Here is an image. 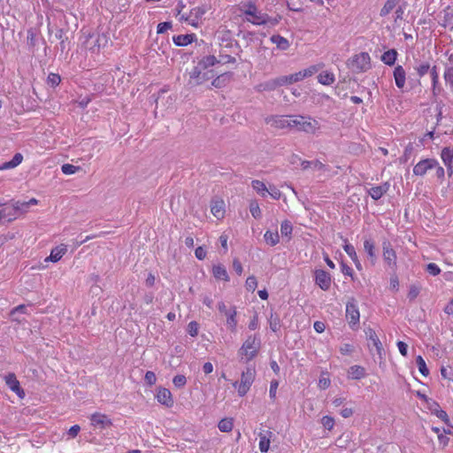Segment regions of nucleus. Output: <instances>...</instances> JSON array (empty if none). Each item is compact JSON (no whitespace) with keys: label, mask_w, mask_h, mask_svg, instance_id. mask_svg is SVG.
<instances>
[{"label":"nucleus","mask_w":453,"mask_h":453,"mask_svg":"<svg viewBox=\"0 0 453 453\" xmlns=\"http://www.w3.org/2000/svg\"><path fill=\"white\" fill-rule=\"evenodd\" d=\"M144 380L148 385H150V386L154 385L157 381V377H156L155 372L152 371L146 372Z\"/></svg>","instance_id":"55"},{"label":"nucleus","mask_w":453,"mask_h":453,"mask_svg":"<svg viewBox=\"0 0 453 453\" xmlns=\"http://www.w3.org/2000/svg\"><path fill=\"white\" fill-rule=\"evenodd\" d=\"M267 193H269L270 196L276 200L280 199L281 196V192L274 186H270V190H268Z\"/></svg>","instance_id":"64"},{"label":"nucleus","mask_w":453,"mask_h":453,"mask_svg":"<svg viewBox=\"0 0 453 453\" xmlns=\"http://www.w3.org/2000/svg\"><path fill=\"white\" fill-rule=\"evenodd\" d=\"M293 226L290 221L284 220L280 225V234L282 236L291 237Z\"/></svg>","instance_id":"40"},{"label":"nucleus","mask_w":453,"mask_h":453,"mask_svg":"<svg viewBox=\"0 0 453 453\" xmlns=\"http://www.w3.org/2000/svg\"><path fill=\"white\" fill-rule=\"evenodd\" d=\"M354 348L351 344L344 343L340 347V352L342 355H349L352 353Z\"/></svg>","instance_id":"63"},{"label":"nucleus","mask_w":453,"mask_h":453,"mask_svg":"<svg viewBox=\"0 0 453 453\" xmlns=\"http://www.w3.org/2000/svg\"><path fill=\"white\" fill-rule=\"evenodd\" d=\"M349 373L350 374L351 378L354 380H360V379L365 377V375H366L365 369L360 365L350 366V368L349 370Z\"/></svg>","instance_id":"30"},{"label":"nucleus","mask_w":453,"mask_h":453,"mask_svg":"<svg viewBox=\"0 0 453 453\" xmlns=\"http://www.w3.org/2000/svg\"><path fill=\"white\" fill-rule=\"evenodd\" d=\"M343 249L345 250V252L349 256V257L352 259V261L355 263L357 268H360V263L358 261V258H357V252L355 250V248L353 245L349 244V243H346L344 246H343Z\"/></svg>","instance_id":"32"},{"label":"nucleus","mask_w":453,"mask_h":453,"mask_svg":"<svg viewBox=\"0 0 453 453\" xmlns=\"http://www.w3.org/2000/svg\"><path fill=\"white\" fill-rule=\"evenodd\" d=\"M250 211L255 219H259L261 217V210L257 201L254 200L250 202Z\"/></svg>","instance_id":"46"},{"label":"nucleus","mask_w":453,"mask_h":453,"mask_svg":"<svg viewBox=\"0 0 453 453\" xmlns=\"http://www.w3.org/2000/svg\"><path fill=\"white\" fill-rule=\"evenodd\" d=\"M233 426L231 418H223L219 422L218 427L221 432H230L233 429Z\"/></svg>","instance_id":"43"},{"label":"nucleus","mask_w":453,"mask_h":453,"mask_svg":"<svg viewBox=\"0 0 453 453\" xmlns=\"http://www.w3.org/2000/svg\"><path fill=\"white\" fill-rule=\"evenodd\" d=\"M430 67L431 65L428 62H422L417 65L414 69L416 70L418 76L421 78L429 72Z\"/></svg>","instance_id":"39"},{"label":"nucleus","mask_w":453,"mask_h":453,"mask_svg":"<svg viewBox=\"0 0 453 453\" xmlns=\"http://www.w3.org/2000/svg\"><path fill=\"white\" fill-rule=\"evenodd\" d=\"M434 404L436 406V409H435L436 416L439 418H441V420H443L445 423H448L449 418H448V414L446 413V411H444L443 410L438 409L439 405L436 403H434Z\"/></svg>","instance_id":"61"},{"label":"nucleus","mask_w":453,"mask_h":453,"mask_svg":"<svg viewBox=\"0 0 453 453\" xmlns=\"http://www.w3.org/2000/svg\"><path fill=\"white\" fill-rule=\"evenodd\" d=\"M370 56L367 52H361L356 55L353 59L352 65L360 72L366 71L370 67Z\"/></svg>","instance_id":"11"},{"label":"nucleus","mask_w":453,"mask_h":453,"mask_svg":"<svg viewBox=\"0 0 453 453\" xmlns=\"http://www.w3.org/2000/svg\"><path fill=\"white\" fill-rule=\"evenodd\" d=\"M438 161L434 158H426L419 161L413 168V173L417 176H424L428 170L434 169Z\"/></svg>","instance_id":"9"},{"label":"nucleus","mask_w":453,"mask_h":453,"mask_svg":"<svg viewBox=\"0 0 453 453\" xmlns=\"http://www.w3.org/2000/svg\"><path fill=\"white\" fill-rule=\"evenodd\" d=\"M29 207L27 202L16 201L12 203V210L14 212L12 214L15 218L19 217L20 215L27 212Z\"/></svg>","instance_id":"25"},{"label":"nucleus","mask_w":453,"mask_h":453,"mask_svg":"<svg viewBox=\"0 0 453 453\" xmlns=\"http://www.w3.org/2000/svg\"><path fill=\"white\" fill-rule=\"evenodd\" d=\"M188 75L189 79L188 85L190 87H196L212 79L215 74L213 70H203V67L194 66Z\"/></svg>","instance_id":"4"},{"label":"nucleus","mask_w":453,"mask_h":453,"mask_svg":"<svg viewBox=\"0 0 453 453\" xmlns=\"http://www.w3.org/2000/svg\"><path fill=\"white\" fill-rule=\"evenodd\" d=\"M55 37L60 41V50L62 52H64L66 50V43L65 41L67 40V37L65 36V32L62 28H58L56 30Z\"/></svg>","instance_id":"38"},{"label":"nucleus","mask_w":453,"mask_h":453,"mask_svg":"<svg viewBox=\"0 0 453 453\" xmlns=\"http://www.w3.org/2000/svg\"><path fill=\"white\" fill-rule=\"evenodd\" d=\"M211 211L217 219H222L225 215V203L223 200H212Z\"/></svg>","instance_id":"18"},{"label":"nucleus","mask_w":453,"mask_h":453,"mask_svg":"<svg viewBox=\"0 0 453 453\" xmlns=\"http://www.w3.org/2000/svg\"><path fill=\"white\" fill-rule=\"evenodd\" d=\"M5 382L6 385L11 388V390L15 392L19 395V397L23 398L25 396V392L21 388L19 382L17 380L14 373H9L8 375H6Z\"/></svg>","instance_id":"14"},{"label":"nucleus","mask_w":453,"mask_h":453,"mask_svg":"<svg viewBox=\"0 0 453 453\" xmlns=\"http://www.w3.org/2000/svg\"><path fill=\"white\" fill-rule=\"evenodd\" d=\"M292 118L290 115H272L265 118V123L270 125L272 127L276 129H284L287 127H292Z\"/></svg>","instance_id":"6"},{"label":"nucleus","mask_w":453,"mask_h":453,"mask_svg":"<svg viewBox=\"0 0 453 453\" xmlns=\"http://www.w3.org/2000/svg\"><path fill=\"white\" fill-rule=\"evenodd\" d=\"M441 157L447 167L448 172L452 173L453 150L445 147L442 149Z\"/></svg>","instance_id":"21"},{"label":"nucleus","mask_w":453,"mask_h":453,"mask_svg":"<svg viewBox=\"0 0 453 453\" xmlns=\"http://www.w3.org/2000/svg\"><path fill=\"white\" fill-rule=\"evenodd\" d=\"M414 150V147L411 143H409L405 149H404V151H403V155L401 157L400 160L402 162H407L408 159L410 158V157L411 156L412 152Z\"/></svg>","instance_id":"51"},{"label":"nucleus","mask_w":453,"mask_h":453,"mask_svg":"<svg viewBox=\"0 0 453 453\" xmlns=\"http://www.w3.org/2000/svg\"><path fill=\"white\" fill-rule=\"evenodd\" d=\"M382 250H383V259L388 264V265L392 268L395 269L396 267V254L395 251L393 250L391 243L385 240L382 242Z\"/></svg>","instance_id":"8"},{"label":"nucleus","mask_w":453,"mask_h":453,"mask_svg":"<svg viewBox=\"0 0 453 453\" xmlns=\"http://www.w3.org/2000/svg\"><path fill=\"white\" fill-rule=\"evenodd\" d=\"M277 80L280 87L296 83L292 74L277 77Z\"/></svg>","instance_id":"47"},{"label":"nucleus","mask_w":453,"mask_h":453,"mask_svg":"<svg viewBox=\"0 0 453 453\" xmlns=\"http://www.w3.org/2000/svg\"><path fill=\"white\" fill-rule=\"evenodd\" d=\"M229 81V75L227 73H223L213 79L211 81V86L220 88L225 87Z\"/></svg>","instance_id":"34"},{"label":"nucleus","mask_w":453,"mask_h":453,"mask_svg":"<svg viewBox=\"0 0 453 453\" xmlns=\"http://www.w3.org/2000/svg\"><path fill=\"white\" fill-rule=\"evenodd\" d=\"M399 0H387L384 6L380 10V16H386L397 5Z\"/></svg>","instance_id":"37"},{"label":"nucleus","mask_w":453,"mask_h":453,"mask_svg":"<svg viewBox=\"0 0 453 453\" xmlns=\"http://www.w3.org/2000/svg\"><path fill=\"white\" fill-rule=\"evenodd\" d=\"M366 337L372 342L373 346L376 348L377 354L381 357L383 347L375 331L372 328H367L365 331Z\"/></svg>","instance_id":"17"},{"label":"nucleus","mask_w":453,"mask_h":453,"mask_svg":"<svg viewBox=\"0 0 453 453\" xmlns=\"http://www.w3.org/2000/svg\"><path fill=\"white\" fill-rule=\"evenodd\" d=\"M420 288L416 285H411L409 289L408 298L413 301L419 294Z\"/></svg>","instance_id":"56"},{"label":"nucleus","mask_w":453,"mask_h":453,"mask_svg":"<svg viewBox=\"0 0 453 453\" xmlns=\"http://www.w3.org/2000/svg\"><path fill=\"white\" fill-rule=\"evenodd\" d=\"M91 425L99 426L100 428H106L111 426V419L102 413H94L90 418Z\"/></svg>","instance_id":"15"},{"label":"nucleus","mask_w":453,"mask_h":453,"mask_svg":"<svg viewBox=\"0 0 453 453\" xmlns=\"http://www.w3.org/2000/svg\"><path fill=\"white\" fill-rule=\"evenodd\" d=\"M265 241L267 244L274 246L279 243L280 236L278 232L266 231L264 234Z\"/></svg>","instance_id":"33"},{"label":"nucleus","mask_w":453,"mask_h":453,"mask_svg":"<svg viewBox=\"0 0 453 453\" xmlns=\"http://www.w3.org/2000/svg\"><path fill=\"white\" fill-rule=\"evenodd\" d=\"M256 376V371L253 367H247L246 371L242 372L241 381L238 386V394L240 396H244L250 390Z\"/></svg>","instance_id":"5"},{"label":"nucleus","mask_w":453,"mask_h":453,"mask_svg":"<svg viewBox=\"0 0 453 453\" xmlns=\"http://www.w3.org/2000/svg\"><path fill=\"white\" fill-rule=\"evenodd\" d=\"M394 78L398 88H403L405 85L406 73L402 65H397L394 70Z\"/></svg>","instance_id":"20"},{"label":"nucleus","mask_w":453,"mask_h":453,"mask_svg":"<svg viewBox=\"0 0 453 453\" xmlns=\"http://www.w3.org/2000/svg\"><path fill=\"white\" fill-rule=\"evenodd\" d=\"M323 426L328 430H332L334 426V420L332 417L324 416L321 419Z\"/></svg>","instance_id":"52"},{"label":"nucleus","mask_w":453,"mask_h":453,"mask_svg":"<svg viewBox=\"0 0 453 453\" xmlns=\"http://www.w3.org/2000/svg\"><path fill=\"white\" fill-rule=\"evenodd\" d=\"M156 398L159 403L166 407H172L173 404L172 393L167 388H159L156 394Z\"/></svg>","instance_id":"13"},{"label":"nucleus","mask_w":453,"mask_h":453,"mask_svg":"<svg viewBox=\"0 0 453 453\" xmlns=\"http://www.w3.org/2000/svg\"><path fill=\"white\" fill-rule=\"evenodd\" d=\"M331 275L325 270L318 269L315 271V283L322 289L328 290L331 287Z\"/></svg>","instance_id":"10"},{"label":"nucleus","mask_w":453,"mask_h":453,"mask_svg":"<svg viewBox=\"0 0 453 453\" xmlns=\"http://www.w3.org/2000/svg\"><path fill=\"white\" fill-rule=\"evenodd\" d=\"M173 40L176 46L183 47L196 40V35L195 34L179 35L173 36Z\"/></svg>","instance_id":"19"},{"label":"nucleus","mask_w":453,"mask_h":453,"mask_svg":"<svg viewBox=\"0 0 453 453\" xmlns=\"http://www.w3.org/2000/svg\"><path fill=\"white\" fill-rule=\"evenodd\" d=\"M260 346L261 341L257 334L248 336L238 351L241 361L248 363L252 360L257 355Z\"/></svg>","instance_id":"1"},{"label":"nucleus","mask_w":453,"mask_h":453,"mask_svg":"<svg viewBox=\"0 0 453 453\" xmlns=\"http://www.w3.org/2000/svg\"><path fill=\"white\" fill-rule=\"evenodd\" d=\"M188 334L195 337L198 334V324L196 321H191L188 325Z\"/></svg>","instance_id":"57"},{"label":"nucleus","mask_w":453,"mask_h":453,"mask_svg":"<svg viewBox=\"0 0 453 453\" xmlns=\"http://www.w3.org/2000/svg\"><path fill=\"white\" fill-rule=\"evenodd\" d=\"M318 81L323 85H331L334 82V75L331 72H323L318 75Z\"/></svg>","instance_id":"31"},{"label":"nucleus","mask_w":453,"mask_h":453,"mask_svg":"<svg viewBox=\"0 0 453 453\" xmlns=\"http://www.w3.org/2000/svg\"><path fill=\"white\" fill-rule=\"evenodd\" d=\"M61 81V78L58 73H50L48 76V83L52 87L58 85Z\"/></svg>","instance_id":"54"},{"label":"nucleus","mask_w":453,"mask_h":453,"mask_svg":"<svg viewBox=\"0 0 453 453\" xmlns=\"http://www.w3.org/2000/svg\"><path fill=\"white\" fill-rule=\"evenodd\" d=\"M388 189V184L372 187L369 189L368 193L374 200H379Z\"/></svg>","instance_id":"22"},{"label":"nucleus","mask_w":453,"mask_h":453,"mask_svg":"<svg viewBox=\"0 0 453 453\" xmlns=\"http://www.w3.org/2000/svg\"><path fill=\"white\" fill-rule=\"evenodd\" d=\"M173 383L176 388H183L187 383V379L184 375L179 374L174 376Z\"/></svg>","instance_id":"49"},{"label":"nucleus","mask_w":453,"mask_h":453,"mask_svg":"<svg viewBox=\"0 0 453 453\" xmlns=\"http://www.w3.org/2000/svg\"><path fill=\"white\" fill-rule=\"evenodd\" d=\"M172 28V23L171 22H161L157 25V34H163L166 32L168 29Z\"/></svg>","instance_id":"60"},{"label":"nucleus","mask_w":453,"mask_h":453,"mask_svg":"<svg viewBox=\"0 0 453 453\" xmlns=\"http://www.w3.org/2000/svg\"><path fill=\"white\" fill-rule=\"evenodd\" d=\"M252 19H248V21L253 23L254 25H265V18L266 13H263L261 12H257L256 14H254Z\"/></svg>","instance_id":"42"},{"label":"nucleus","mask_w":453,"mask_h":453,"mask_svg":"<svg viewBox=\"0 0 453 453\" xmlns=\"http://www.w3.org/2000/svg\"><path fill=\"white\" fill-rule=\"evenodd\" d=\"M290 118H292V127H296L298 131L314 134L319 128V122L310 117L290 115Z\"/></svg>","instance_id":"2"},{"label":"nucleus","mask_w":453,"mask_h":453,"mask_svg":"<svg viewBox=\"0 0 453 453\" xmlns=\"http://www.w3.org/2000/svg\"><path fill=\"white\" fill-rule=\"evenodd\" d=\"M319 71V67L317 65H311L308 68L302 71L303 78L311 77L314 73H316Z\"/></svg>","instance_id":"58"},{"label":"nucleus","mask_w":453,"mask_h":453,"mask_svg":"<svg viewBox=\"0 0 453 453\" xmlns=\"http://www.w3.org/2000/svg\"><path fill=\"white\" fill-rule=\"evenodd\" d=\"M80 169L79 166H75L71 164H65L62 165L61 170L65 174H73Z\"/></svg>","instance_id":"50"},{"label":"nucleus","mask_w":453,"mask_h":453,"mask_svg":"<svg viewBox=\"0 0 453 453\" xmlns=\"http://www.w3.org/2000/svg\"><path fill=\"white\" fill-rule=\"evenodd\" d=\"M359 311L354 298H350L346 303V319L351 326L359 322Z\"/></svg>","instance_id":"7"},{"label":"nucleus","mask_w":453,"mask_h":453,"mask_svg":"<svg viewBox=\"0 0 453 453\" xmlns=\"http://www.w3.org/2000/svg\"><path fill=\"white\" fill-rule=\"evenodd\" d=\"M271 42L276 44L277 48L281 50H286L289 48L288 41L280 35H273L271 37Z\"/></svg>","instance_id":"28"},{"label":"nucleus","mask_w":453,"mask_h":453,"mask_svg":"<svg viewBox=\"0 0 453 453\" xmlns=\"http://www.w3.org/2000/svg\"><path fill=\"white\" fill-rule=\"evenodd\" d=\"M206 12V9L203 6L193 8L189 14L185 18V21L189 25L197 27L199 24V20Z\"/></svg>","instance_id":"12"},{"label":"nucleus","mask_w":453,"mask_h":453,"mask_svg":"<svg viewBox=\"0 0 453 453\" xmlns=\"http://www.w3.org/2000/svg\"><path fill=\"white\" fill-rule=\"evenodd\" d=\"M226 324L231 328L232 331L235 330L237 320H236V310L235 307H233L231 311L228 312V315H226Z\"/></svg>","instance_id":"35"},{"label":"nucleus","mask_w":453,"mask_h":453,"mask_svg":"<svg viewBox=\"0 0 453 453\" xmlns=\"http://www.w3.org/2000/svg\"><path fill=\"white\" fill-rule=\"evenodd\" d=\"M444 79L453 88V66L446 68L444 72Z\"/></svg>","instance_id":"53"},{"label":"nucleus","mask_w":453,"mask_h":453,"mask_svg":"<svg viewBox=\"0 0 453 453\" xmlns=\"http://www.w3.org/2000/svg\"><path fill=\"white\" fill-rule=\"evenodd\" d=\"M278 386H279V382L277 380H274L271 381L269 395L273 400H274L276 397V391H277Z\"/></svg>","instance_id":"62"},{"label":"nucleus","mask_w":453,"mask_h":453,"mask_svg":"<svg viewBox=\"0 0 453 453\" xmlns=\"http://www.w3.org/2000/svg\"><path fill=\"white\" fill-rule=\"evenodd\" d=\"M426 271L431 274V275H434V276H436L438 274H440L441 273V269L439 268V266L434 264V263H430L426 265Z\"/></svg>","instance_id":"59"},{"label":"nucleus","mask_w":453,"mask_h":453,"mask_svg":"<svg viewBox=\"0 0 453 453\" xmlns=\"http://www.w3.org/2000/svg\"><path fill=\"white\" fill-rule=\"evenodd\" d=\"M66 250H67L65 245L58 246L51 250L50 257L46 258V260L58 262L65 254Z\"/></svg>","instance_id":"27"},{"label":"nucleus","mask_w":453,"mask_h":453,"mask_svg":"<svg viewBox=\"0 0 453 453\" xmlns=\"http://www.w3.org/2000/svg\"><path fill=\"white\" fill-rule=\"evenodd\" d=\"M279 87L278 80L274 78L256 85L254 89L257 92L273 91Z\"/></svg>","instance_id":"16"},{"label":"nucleus","mask_w":453,"mask_h":453,"mask_svg":"<svg viewBox=\"0 0 453 453\" xmlns=\"http://www.w3.org/2000/svg\"><path fill=\"white\" fill-rule=\"evenodd\" d=\"M397 55L398 53L395 49L388 50L382 54L381 61L384 64L391 66L395 65Z\"/></svg>","instance_id":"26"},{"label":"nucleus","mask_w":453,"mask_h":453,"mask_svg":"<svg viewBox=\"0 0 453 453\" xmlns=\"http://www.w3.org/2000/svg\"><path fill=\"white\" fill-rule=\"evenodd\" d=\"M109 37L105 34H88L84 41V47L92 53H99L100 50L106 47Z\"/></svg>","instance_id":"3"},{"label":"nucleus","mask_w":453,"mask_h":453,"mask_svg":"<svg viewBox=\"0 0 453 453\" xmlns=\"http://www.w3.org/2000/svg\"><path fill=\"white\" fill-rule=\"evenodd\" d=\"M257 286V278L253 275L247 278L245 282V287L248 291H255L256 288Z\"/></svg>","instance_id":"48"},{"label":"nucleus","mask_w":453,"mask_h":453,"mask_svg":"<svg viewBox=\"0 0 453 453\" xmlns=\"http://www.w3.org/2000/svg\"><path fill=\"white\" fill-rule=\"evenodd\" d=\"M364 249L372 260H374L376 258L375 253H374V243L372 240H370V239L365 240Z\"/></svg>","instance_id":"41"},{"label":"nucleus","mask_w":453,"mask_h":453,"mask_svg":"<svg viewBox=\"0 0 453 453\" xmlns=\"http://www.w3.org/2000/svg\"><path fill=\"white\" fill-rule=\"evenodd\" d=\"M251 185H252V188L262 196H266L268 189L263 181L255 180H252Z\"/></svg>","instance_id":"36"},{"label":"nucleus","mask_w":453,"mask_h":453,"mask_svg":"<svg viewBox=\"0 0 453 453\" xmlns=\"http://www.w3.org/2000/svg\"><path fill=\"white\" fill-rule=\"evenodd\" d=\"M212 274L217 280H222L225 281L229 280V276L226 269L222 265H216L212 267Z\"/></svg>","instance_id":"23"},{"label":"nucleus","mask_w":453,"mask_h":453,"mask_svg":"<svg viewBox=\"0 0 453 453\" xmlns=\"http://www.w3.org/2000/svg\"><path fill=\"white\" fill-rule=\"evenodd\" d=\"M220 61H219L215 56L213 55H209V56H206V57H203L199 62H198V65H196L197 67H203V70H206L208 67L210 66H213L215 65L217 63H219Z\"/></svg>","instance_id":"29"},{"label":"nucleus","mask_w":453,"mask_h":453,"mask_svg":"<svg viewBox=\"0 0 453 453\" xmlns=\"http://www.w3.org/2000/svg\"><path fill=\"white\" fill-rule=\"evenodd\" d=\"M416 363H417V365L418 367L420 373L423 376H427L429 374V370L426 367V362L421 356L417 357Z\"/></svg>","instance_id":"45"},{"label":"nucleus","mask_w":453,"mask_h":453,"mask_svg":"<svg viewBox=\"0 0 453 453\" xmlns=\"http://www.w3.org/2000/svg\"><path fill=\"white\" fill-rule=\"evenodd\" d=\"M270 328L273 332L280 329V318L277 313L272 312L269 318Z\"/></svg>","instance_id":"44"},{"label":"nucleus","mask_w":453,"mask_h":453,"mask_svg":"<svg viewBox=\"0 0 453 453\" xmlns=\"http://www.w3.org/2000/svg\"><path fill=\"white\" fill-rule=\"evenodd\" d=\"M272 432L266 431L265 433L259 434V449L261 452H267L270 447V437Z\"/></svg>","instance_id":"24"}]
</instances>
